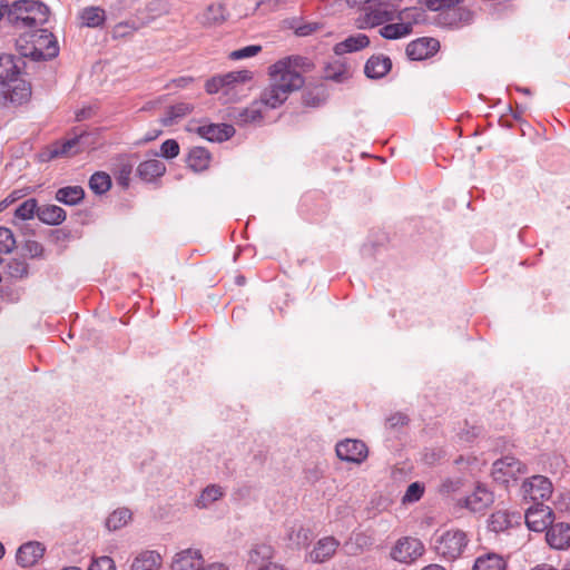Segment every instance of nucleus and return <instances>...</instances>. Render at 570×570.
Listing matches in <instances>:
<instances>
[{"label": "nucleus", "mask_w": 570, "mask_h": 570, "mask_svg": "<svg viewBox=\"0 0 570 570\" xmlns=\"http://www.w3.org/2000/svg\"><path fill=\"white\" fill-rule=\"evenodd\" d=\"M210 161L209 151L203 146H195L190 149L187 163L188 166L195 171H202L206 169Z\"/></svg>", "instance_id": "30"}, {"label": "nucleus", "mask_w": 570, "mask_h": 570, "mask_svg": "<svg viewBox=\"0 0 570 570\" xmlns=\"http://www.w3.org/2000/svg\"><path fill=\"white\" fill-rule=\"evenodd\" d=\"M229 13L223 3H212L198 16V22L206 28L223 24Z\"/></svg>", "instance_id": "17"}, {"label": "nucleus", "mask_w": 570, "mask_h": 570, "mask_svg": "<svg viewBox=\"0 0 570 570\" xmlns=\"http://www.w3.org/2000/svg\"><path fill=\"white\" fill-rule=\"evenodd\" d=\"M37 210V200L35 198H29L16 208L14 216L21 220H28L33 218Z\"/></svg>", "instance_id": "42"}, {"label": "nucleus", "mask_w": 570, "mask_h": 570, "mask_svg": "<svg viewBox=\"0 0 570 570\" xmlns=\"http://www.w3.org/2000/svg\"><path fill=\"white\" fill-rule=\"evenodd\" d=\"M138 27L130 21L119 22L117 23L112 29V37L114 38H125L127 36L132 35Z\"/></svg>", "instance_id": "50"}, {"label": "nucleus", "mask_w": 570, "mask_h": 570, "mask_svg": "<svg viewBox=\"0 0 570 570\" xmlns=\"http://www.w3.org/2000/svg\"><path fill=\"white\" fill-rule=\"evenodd\" d=\"M19 61L20 58H16L13 55H0V87L20 73Z\"/></svg>", "instance_id": "26"}, {"label": "nucleus", "mask_w": 570, "mask_h": 570, "mask_svg": "<svg viewBox=\"0 0 570 570\" xmlns=\"http://www.w3.org/2000/svg\"><path fill=\"white\" fill-rule=\"evenodd\" d=\"M392 68V61L385 56H372L365 63L364 72L371 79L384 77Z\"/></svg>", "instance_id": "23"}, {"label": "nucleus", "mask_w": 570, "mask_h": 570, "mask_svg": "<svg viewBox=\"0 0 570 570\" xmlns=\"http://www.w3.org/2000/svg\"><path fill=\"white\" fill-rule=\"evenodd\" d=\"M148 9L150 11L158 9L159 13H167L168 12L167 3L165 1H163V0H153V1H150L149 4H148Z\"/></svg>", "instance_id": "56"}, {"label": "nucleus", "mask_w": 570, "mask_h": 570, "mask_svg": "<svg viewBox=\"0 0 570 570\" xmlns=\"http://www.w3.org/2000/svg\"><path fill=\"white\" fill-rule=\"evenodd\" d=\"M161 151L165 158H175L179 154V145H161Z\"/></svg>", "instance_id": "54"}, {"label": "nucleus", "mask_w": 570, "mask_h": 570, "mask_svg": "<svg viewBox=\"0 0 570 570\" xmlns=\"http://www.w3.org/2000/svg\"><path fill=\"white\" fill-rule=\"evenodd\" d=\"M459 487H460L459 480H456V481L446 480L442 484V490L445 492H450V491H455L456 489H459Z\"/></svg>", "instance_id": "60"}, {"label": "nucleus", "mask_w": 570, "mask_h": 570, "mask_svg": "<svg viewBox=\"0 0 570 570\" xmlns=\"http://www.w3.org/2000/svg\"><path fill=\"white\" fill-rule=\"evenodd\" d=\"M89 186L95 194L102 195L111 187L110 176L104 171H97L90 177Z\"/></svg>", "instance_id": "40"}, {"label": "nucleus", "mask_w": 570, "mask_h": 570, "mask_svg": "<svg viewBox=\"0 0 570 570\" xmlns=\"http://www.w3.org/2000/svg\"><path fill=\"white\" fill-rule=\"evenodd\" d=\"M224 88H225V86H224L222 79L219 78V75L212 77L205 83V89L210 95L216 94L220 89H224Z\"/></svg>", "instance_id": "52"}, {"label": "nucleus", "mask_w": 570, "mask_h": 570, "mask_svg": "<svg viewBox=\"0 0 570 570\" xmlns=\"http://www.w3.org/2000/svg\"><path fill=\"white\" fill-rule=\"evenodd\" d=\"M225 88H234L237 83H245L253 78V73L248 70L230 71L219 75Z\"/></svg>", "instance_id": "41"}, {"label": "nucleus", "mask_w": 570, "mask_h": 570, "mask_svg": "<svg viewBox=\"0 0 570 570\" xmlns=\"http://www.w3.org/2000/svg\"><path fill=\"white\" fill-rule=\"evenodd\" d=\"M326 98V89L323 85H320L313 89L305 90L302 96V101L304 106L315 108L324 104Z\"/></svg>", "instance_id": "36"}, {"label": "nucleus", "mask_w": 570, "mask_h": 570, "mask_svg": "<svg viewBox=\"0 0 570 570\" xmlns=\"http://www.w3.org/2000/svg\"><path fill=\"white\" fill-rule=\"evenodd\" d=\"M507 562L498 553L489 552L478 557L472 570H505Z\"/></svg>", "instance_id": "28"}, {"label": "nucleus", "mask_w": 570, "mask_h": 570, "mask_svg": "<svg viewBox=\"0 0 570 570\" xmlns=\"http://www.w3.org/2000/svg\"><path fill=\"white\" fill-rule=\"evenodd\" d=\"M225 494L224 489L217 484L206 487L196 501V505L200 509L208 508L212 503L216 502Z\"/></svg>", "instance_id": "34"}, {"label": "nucleus", "mask_w": 570, "mask_h": 570, "mask_svg": "<svg viewBox=\"0 0 570 570\" xmlns=\"http://www.w3.org/2000/svg\"><path fill=\"white\" fill-rule=\"evenodd\" d=\"M527 466L513 456H504L497 460L492 465V478L495 482L508 484L510 480H515L518 475L524 474Z\"/></svg>", "instance_id": "8"}, {"label": "nucleus", "mask_w": 570, "mask_h": 570, "mask_svg": "<svg viewBox=\"0 0 570 570\" xmlns=\"http://www.w3.org/2000/svg\"><path fill=\"white\" fill-rule=\"evenodd\" d=\"M493 502V494L484 485H476L474 491L464 499V505L473 512L485 510Z\"/></svg>", "instance_id": "19"}, {"label": "nucleus", "mask_w": 570, "mask_h": 570, "mask_svg": "<svg viewBox=\"0 0 570 570\" xmlns=\"http://www.w3.org/2000/svg\"><path fill=\"white\" fill-rule=\"evenodd\" d=\"M423 18V12L417 8H405L397 12L396 19L400 21H405L413 23H417Z\"/></svg>", "instance_id": "47"}, {"label": "nucleus", "mask_w": 570, "mask_h": 570, "mask_svg": "<svg viewBox=\"0 0 570 570\" xmlns=\"http://www.w3.org/2000/svg\"><path fill=\"white\" fill-rule=\"evenodd\" d=\"M262 51V47L258 45H250L244 48H240L238 50H234L230 52L229 57L233 60H240L245 58H249L253 56H256L258 52Z\"/></svg>", "instance_id": "49"}, {"label": "nucleus", "mask_w": 570, "mask_h": 570, "mask_svg": "<svg viewBox=\"0 0 570 570\" xmlns=\"http://www.w3.org/2000/svg\"><path fill=\"white\" fill-rule=\"evenodd\" d=\"M521 490L523 498L533 501L535 504L548 500L553 492V487L547 476L533 475L524 480Z\"/></svg>", "instance_id": "9"}, {"label": "nucleus", "mask_w": 570, "mask_h": 570, "mask_svg": "<svg viewBox=\"0 0 570 570\" xmlns=\"http://www.w3.org/2000/svg\"><path fill=\"white\" fill-rule=\"evenodd\" d=\"M402 0H346L350 8H358L362 13L357 18L360 28H373L396 18Z\"/></svg>", "instance_id": "3"}, {"label": "nucleus", "mask_w": 570, "mask_h": 570, "mask_svg": "<svg viewBox=\"0 0 570 570\" xmlns=\"http://www.w3.org/2000/svg\"><path fill=\"white\" fill-rule=\"evenodd\" d=\"M131 165H124L121 170H120V174H119V177H118V183L120 185H122L124 187H127L128 186V181H129V176L131 174Z\"/></svg>", "instance_id": "55"}, {"label": "nucleus", "mask_w": 570, "mask_h": 570, "mask_svg": "<svg viewBox=\"0 0 570 570\" xmlns=\"http://www.w3.org/2000/svg\"><path fill=\"white\" fill-rule=\"evenodd\" d=\"M370 43V39L366 35L358 33L356 36H351L342 42H338L334 47V52L337 56H341L346 52H353L361 50L367 47Z\"/></svg>", "instance_id": "27"}, {"label": "nucleus", "mask_w": 570, "mask_h": 570, "mask_svg": "<svg viewBox=\"0 0 570 570\" xmlns=\"http://www.w3.org/2000/svg\"><path fill=\"white\" fill-rule=\"evenodd\" d=\"M85 197V191L80 186H68L59 188L56 193V199L59 203L66 204V205H77L80 203Z\"/></svg>", "instance_id": "32"}, {"label": "nucleus", "mask_w": 570, "mask_h": 570, "mask_svg": "<svg viewBox=\"0 0 570 570\" xmlns=\"http://www.w3.org/2000/svg\"><path fill=\"white\" fill-rule=\"evenodd\" d=\"M531 570H558V569L549 563H541V564L533 567Z\"/></svg>", "instance_id": "62"}, {"label": "nucleus", "mask_w": 570, "mask_h": 570, "mask_svg": "<svg viewBox=\"0 0 570 570\" xmlns=\"http://www.w3.org/2000/svg\"><path fill=\"white\" fill-rule=\"evenodd\" d=\"M412 31L411 22H397V23H389L385 24L381 30L380 35L385 39H399L402 38Z\"/></svg>", "instance_id": "35"}, {"label": "nucleus", "mask_w": 570, "mask_h": 570, "mask_svg": "<svg viewBox=\"0 0 570 570\" xmlns=\"http://www.w3.org/2000/svg\"><path fill=\"white\" fill-rule=\"evenodd\" d=\"M0 97L4 105L20 106L29 101L31 97V85L18 76H13L8 83L2 85Z\"/></svg>", "instance_id": "7"}, {"label": "nucleus", "mask_w": 570, "mask_h": 570, "mask_svg": "<svg viewBox=\"0 0 570 570\" xmlns=\"http://www.w3.org/2000/svg\"><path fill=\"white\" fill-rule=\"evenodd\" d=\"M199 570H229V568L223 562H210L208 564L203 563Z\"/></svg>", "instance_id": "57"}, {"label": "nucleus", "mask_w": 570, "mask_h": 570, "mask_svg": "<svg viewBox=\"0 0 570 570\" xmlns=\"http://www.w3.org/2000/svg\"><path fill=\"white\" fill-rule=\"evenodd\" d=\"M274 550L266 543L254 544L248 552V567L263 568L267 563H273Z\"/></svg>", "instance_id": "22"}, {"label": "nucleus", "mask_w": 570, "mask_h": 570, "mask_svg": "<svg viewBox=\"0 0 570 570\" xmlns=\"http://www.w3.org/2000/svg\"><path fill=\"white\" fill-rule=\"evenodd\" d=\"M16 247L13 233L7 227H0V253L8 254Z\"/></svg>", "instance_id": "45"}, {"label": "nucleus", "mask_w": 570, "mask_h": 570, "mask_svg": "<svg viewBox=\"0 0 570 570\" xmlns=\"http://www.w3.org/2000/svg\"><path fill=\"white\" fill-rule=\"evenodd\" d=\"M336 455L342 461L361 464L368 455L367 446L360 440L346 439L336 444Z\"/></svg>", "instance_id": "12"}, {"label": "nucleus", "mask_w": 570, "mask_h": 570, "mask_svg": "<svg viewBox=\"0 0 570 570\" xmlns=\"http://www.w3.org/2000/svg\"><path fill=\"white\" fill-rule=\"evenodd\" d=\"M138 174L139 176L146 180L151 181L155 178L164 175L166 167L165 164L161 160L158 159H150L141 163L138 166Z\"/></svg>", "instance_id": "31"}, {"label": "nucleus", "mask_w": 570, "mask_h": 570, "mask_svg": "<svg viewBox=\"0 0 570 570\" xmlns=\"http://www.w3.org/2000/svg\"><path fill=\"white\" fill-rule=\"evenodd\" d=\"M525 523L535 532H542L553 523V511L543 503H535L527 509Z\"/></svg>", "instance_id": "11"}, {"label": "nucleus", "mask_w": 570, "mask_h": 570, "mask_svg": "<svg viewBox=\"0 0 570 570\" xmlns=\"http://www.w3.org/2000/svg\"><path fill=\"white\" fill-rule=\"evenodd\" d=\"M257 570H283V569L277 563H267V564L263 566V568H258Z\"/></svg>", "instance_id": "63"}, {"label": "nucleus", "mask_w": 570, "mask_h": 570, "mask_svg": "<svg viewBox=\"0 0 570 570\" xmlns=\"http://www.w3.org/2000/svg\"><path fill=\"white\" fill-rule=\"evenodd\" d=\"M468 541L465 532L461 530H449L435 541V551L443 559L452 561L463 553Z\"/></svg>", "instance_id": "4"}, {"label": "nucleus", "mask_w": 570, "mask_h": 570, "mask_svg": "<svg viewBox=\"0 0 570 570\" xmlns=\"http://www.w3.org/2000/svg\"><path fill=\"white\" fill-rule=\"evenodd\" d=\"M546 540L553 549L562 550L568 548L570 546V524L563 522L552 523L547 529Z\"/></svg>", "instance_id": "16"}, {"label": "nucleus", "mask_w": 570, "mask_h": 570, "mask_svg": "<svg viewBox=\"0 0 570 570\" xmlns=\"http://www.w3.org/2000/svg\"><path fill=\"white\" fill-rule=\"evenodd\" d=\"M88 570H115V562L110 557L102 556L92 560Z\"/></svg>", "instance_id": "51"}, {"label": "nucleus", "mask_w": 570, "mask_h": 570, "mask_svg": "<svg viewBox=\"0 0 570 570\" xmlns=\"http://www.w3.org/2000/svg\"><path fill=\"white\" fill-rule=\"evenodd\" d=\"M37 37L33 41V46L30 51L24 52V57H30L35 61L50 60L58 56L59 47L55 36L48 32L46 29H39L37 33L32 35Z\"/></svg>", "instance_id": "6"}, {"label": "nucleus", "mask_w": 570, "mask_h": 570, "mask_svg": "<svg viewBox=\"0 0 570 570\" xmlns=\"http://www.w3.org/2000/svg\"><path fill=\"white\" fill-rule=\"evenodd\" d=\"M312 66V62L302 56L283 58L268 68L269 80L291 94L304 86L302 71L311 70Z\"/></svg>", "instance_id": "2"}, {"label": "nucleus", "mask_w": 570, "mask_h": 570, "mask_svg": "<svg viewBox=\"0 0 570 570\" xmlns=\"http://www.w3.org/2000/svg\"><path fill=\"white\" fill-rule=\"evenodd\" d=\"M422 570H445V569L439 564H430Z\"/></svg>", "instance_id": "64"}, {"label": "nucleus", "mask_w": 570, "mask_h": 570, "mask_svg": "<svg viewBox=\"0 0 570 570\" xmlns=\"http://www.w3.org/2000/svg\"><path fill=\"white\" fill-rule=\"evenodd\" d=\"M194 110V105L185 101L177 102L165 109L159 121L163 126H171L177 124L179 120L190 115Z\"/></svg>", "instance_id": "20"}, {"label": "nucleus", "mask_w": 570, "mask_h": 570, "mask_svg": "<svg viewBox=\"0 0 570 570\" xmlns=\"http://www.w3.org/2000/svg\"><path fill=\"white\" fill-rule=\"evenodd\" d=\"M193 81H194V79L191 77H179V78L173 79L170 83L175 85L177 88H186Z\"/></svg>", "instance_id": "59"}, {"label": "nucleus", "mask_w": 570, "mask_h": 570, "mask_svg": "<svg viewBox=\"0 0 570 570\" xmlns=\"http://www.w3.org/2000/svg\"><path fill=\"white\" fill-rule=\"evenodd\" d=\"M94 108L92 107H86L76 112V119L78 121L85 120L90 118L94 115Z\"/></svg>", "instance_id": "58"}, {"label": "nucleus", "mask_w": 570, "mask_h": 570, "mask_svg": "<svg viewBox=\"0 0 570 570\" xmlns=\"http://www.w3.org/2000/svg\"><path fill=\"white\" fill-rule=\"evenodd\" d=\"M131 519V512L127 508H120L115 510L106 521V525L109 530H118L126 525Z\"/></svg>", "instance_id": "38"}, {"label": "nucleus", "mask_w": 570, "mask_h": 570, "mask_svg": "<svg viewBox=\"0 0 570 570\" xmlns=\"http://www.w3.org/2000/svg\"><path fill=\"white\" fill-rule=\"evenodd\" d=\"M8 273L16 278H22L28 274V265L24 261L11 259L8 263Z\"/></svg>", "instance_id": "48"}, {"label": "nucleus", "mask_w": 570, "mask_h": 570, "mask_svg": "<svg viewBox=\"0 0 570 570\" xmlns=\"http://www.w3.org/2000/svg\"><path fill=\"white\" fill-rule=\"evenodd\" d=\"M423 492H424V487L419 482H413L407 487L402 501H403V503L416 502L421 499V497L423 495Z\"/></svg>", "instance_id": "46"}, {"label": "nucleus", "mask_w": 570, "mask_h": 570, "mask_svg": "<svg viewBox=\"0 0 570 570\" xmlns=\"http://www.w3.org/2000/svg\"><path fill=\"white\" fill-rule=\"evenodd\" d=\"M204 563V557L198 549L187 548L174 554L170 570H199Z\"/></svg>", "instance_id": "14"}, {"label": "nucleus", "mask_w": 570, "mask_h": 570, "mask_svg": "<svg viewBox=\"0 0 570 570\" xmlns=\"http://www.w3.org/2000/svg\"><path fill=\"white\" fill-rule=\"evenodd\" d=\"M187 130L196 132L200 138L206 139L208 142H224L229 140L235 135L234 126L229 124H212V122H196L191 121L187 126Z\"/></svg>", "instance_id": "5"}, {"label": "nucleus", "mask_w": 570, "mask_h": 570, "mask_svg": "<svg viewBox=\"0 0 570 570\" xmlns=\"http://www.w3.org/2000/svg\"><path fill=\"white\" fill-rule=\"evenodd\" d=\"M263 107L261 99L254 101L248 108L244 109L239 115L245 122H256L263 119Z\"/></svg>", "instance_id": "43"}, {"label": "nucleus", "mask_w": 570, "mask_h": 570, "mask_svg": "<svg viewBox=\"0 0 570 570\" xmlns=\"http://www.w3.org/2000/svg\"><path fill=\"white\" fill-rule=\"evenodd\" d=\"M18 198H19L18 193L17 191L12 193L6 199L0 202V210L2 212L3 209H6L10 204L16 202Z\"/></svg>", "instance_id": "61"}, {"label": "nucleus", "mask_w": 570, "mask_h": 570, "mask_svg": "<svg viewBox=\"0 0 570 570\" xmlns=\"http://www.w3.org/2000/svg\"><path fill=\"white\" fill-rule=\"evenodd\" d=\"M161 562V556L157 551L146 550L134 559L131 570H158Z\"/></svg>", "instance_id": "24"}, {"label": "nucleus", "mask_w": 570, "mask_h": 570, "mask_svg": "<svg viewBox=\"0 0 570 570\" xmlns=\"http://www.w3.org/2000/svg\"><path fill=\"white\" fill-rule=\"evenodd\" d=\"M38 218L47 225H59L66 219V212L57 205L38 207Z\"/></svg>", "instance_id": "29"}, {"label": "nucleus", "mask_w": 570, "mask_h": 570, "mask_svg": "<svg viewBox=\"0 0 570 570\" xmlns=\"http://www.w3.org/2000/svg\"><path fill=\"white\" fill-rule=\"evenodd\" d=\"M287 92L283 87L269 80V85L261 94V104H264L266 109H275L283 105L288 98Z\"/></svg>", "instance_id": "18"}, {"label": "nucleus", "mask_w": 570, "mask_h": 570, "mask_svg": "<svg viewBox=\"0 0 570 570\" xmlns=\"http://www.w3.org/2000/svg\"><path fill=\"white\" fill-rule=\"evenodd\" d=\"M324 78L336 82H342L348 78V70L344 63L338 60L330 62L324 69Z\"/></svg>", "instance_id": "37"}, {"label": "nucleus", "mask_w": 570, "mask_h": 570, "mask_svg": "<svg viewBox=\"0 0 570 570\" xmlns=\"http://www.w3.org/2000/svg\"><path fill=\"white\" fill-rule=\"evenodd\" d=\"M440 42L434 38H419L406 46V55L411 60H424L435 55Z\"/></svg>", "instance_id": "15"}, {"label": "nucleus", "mask_w": 570, "mask_h": 570, "mask_svg": "<svg viewBox=\"0 0 570 570\" xmlns=\"http://www.w3.org/2000/svg\"><path fill=\"white\" fill-rule=\"evenodd\" d=\"M100 130L95 129L92 131H87L82 127L75 128V134L72 137H67L60 140H57L56 142H94L95 140L99 139Z\"/></svg>", "instance_id": "39"}, {"label": "nucleus", "mask_w": 570, "mask_h": 570, "mask_svg": "<svg viewBox=\"0 0 570 570\" xmlns=\"http://www.w3.org/2000/svg\"><path fill=\"white\" fill-rule=\"evenodd\" d=\"M79 19L82 27L98 28L106 21V12L100 7H86L79 12Z\"/></svg>", "instance_id": "25"}, {"label": "nucleus", "mask_w": 570, "mask_h": 570, "mask_svg": "<svg viewBox=\"0 0 570 570\" xmlns=\"http://www.w3.org/2000/svg\"><path fill=\"white\" fill-rule=\"evenodd\" d=\"M73 147L75 145H61L55 148L47 147L37 155L38 161L47 163L56 158L71 157L77 153V150H72Z\"/></svg>", "instance_id": "33"}, {"label": "nucleus", "mask_w": 570, "mask_h": 570, "mask_svg": "<svg viewBox=\"0 0 570 570\" xmlns=\"http://www.w3.org/2000/svg\"><path fill=\"white\" fill-rule=\"evenodd\" d=\"M46 547L39 541L22 543L16 552V562L21 568L36 566L45 556Z\"/></svg>", "instance_id": "13"}, {"label": "nucleus", "mask_w": 570, "mask_h": 570, "mask_svg": "<svg viewBox=\"0 0 570 570\" xmlns=\"http://www.w3.org/2000/svg\"><path fill=\"white\" fill-rule=\"evenodd\" d=\"M431 11L452 9L464 0H417Z\"/></svg>", "instance_id": "44"}, {"label": "nucleus", "mask_w": 570, "mask_h": 570, "mask_svg": "<svg viewBox=\"0 0 570 570\" xmlns=\"http://www.w3.org/2000/svg\"><path fill=\"white\" fill-rule=\"evenodd\" d=\"M386 423L389 424L390 428H396L399 425L406 424L407 417H406V415H404L402 413H395V414L391 415L390 417H387Z\"/></svg>", "instance_id": "53"}, {"label": "nucleus", "mask_w": 570, "mask_h": 570, "mask_svg": "<svg viewBox=\"0 0 570 570\" xmlns=\"http://www.w3.org/2000/svg\"><path fill=\"white\" fill-rule=\"evenodd\" d=\"M4 17L9 24L17 31L36 30L45 24L49 18V8L39 1L35 0H18L10 6L4 4Z\"/></svg>", "instance_id": "1"}, {"label": "nucleus", "mask_w": 570, "mask_h": 570, "mask_svg": "<svg viewBox=\"0 0 570 570\" xmlns=\"http://www.w3.org/2000/svg\"><path fill=\"white\" fill-rule=\"evenodd\" d=\"M424 546L415 538L405 537L399 539L392 548L391 557L404 563H410L423 554Z\"/></svg>", "instance_id": "10"}, {"label": "nucleus", "mask_w": 570, "mask_h": 570, "mask_svg": "<svg viewBox=\"0 0 570 570\" xmlns=\"http://www.w3.org/2000/svg\"><path fill=\"white\" fill-rule=\"evenodd\" d=\"M340 542L334 537L320 539L311 552L309 557L314 562H324L333 557Z\"/></svg>", "instance_id": "21"}]
</instances>
